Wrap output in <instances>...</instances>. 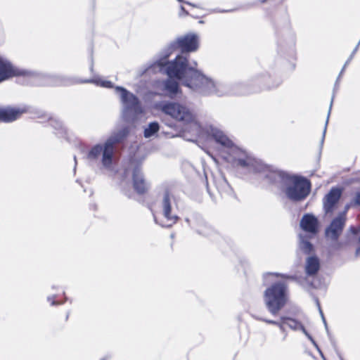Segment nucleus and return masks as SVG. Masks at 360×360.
<instances>
[{
    "mask_svg": "<svg viewBox=\"0 0 360 360\" xmlns=\"http://www.w3.org/2000/svg\"><path fill=\"white\" fill-rule=\"evenodd\" d=\"M359 44L360 43L359 42L358 44L356 45V46L355 47V49H354V51H352L351 56H349V58H348V60L346 61L345 64L344 65L338 79H337V81L335 82V88H338V82H339V79L342 75V74L343 73V72L345 71V69L346 68V66L349 63V62L352 60V58L354 57V54L356 53V52L357 51L358 49H359Z\"/></svg>",
    "mask_w": 360,
    "mask_h": 360,
    "instance_id": "obj_25",
    "label": "nucleus"
},
{
    "mask_svg": "<svg viewBox=\"0 0 360 360\" xmlns=\"http://www.w3.org/2000/svg\"><path fill=\"white\" fill-rule=\"evenodd\" d=\"M340 359H341V360H343V359H342V357H340Z\"/></svg>",
    "mask_w": 360,
    "mask_h": 360,
    "instance_id": "obj_45",
    "label": "nucleus"
},
{
    "mask_svg": "<svg viewBox=\"0 0 360 360\" xmlns=\"http://www.w3.org/2000/svg\"><path fill=\"white\" fill-rule=\"evenodd\" d=\"M300 227L306 232L315 235L318 232L319 221L312 214H305L300 221Z\"/></svg>",
    "mask_w": 360,
    "mask_h": 360,
    "instance_id": "obj_15",
    "label": "nucleus"
},
{
    "mask_svg": "<svg viewBox=\"0 0 360 360\" xmlns=\"http://www.w3.org/2000/svg\"><path fill=\"white\" fill-rule=\"evenodd\" d=\"M347 217H345V213H340L336 217H335L326 229L325 235L326 237L331 241L335 243L332 245V248L338 250L340 244L337 243L340 236L341 235L343 229L345 226Z\"/></svg>",
    "mask_w": 360,
    "mask_h": 360,
    "instance_id": "obj_10",
    "label": "nucleus"
},
{
    "mask_svg": "<svg viewBox=\"0 0 360 360\" xmlns=\"http://www.w3.org/2000/svg\"><path fill=\"white\" fill-rule=\"evenodd\" d=\"M264 78H265V79H264V80L265 82H266V80L267 79H269V77H267L266 76H264Z\"/></svg>",
    "mask_w": 360,
    "mask_h": 360,
    "instance_id": "obj_40",
    "label": "nucleus"
},
{
    "mask_svg": "<svg viewBox=\"0 0 360 360\" xmlns=\"http://www.w3.org/2000/svg\"><path fill=\"white\" fill-rule=\"evenodd\" d=\"M171 52L167 53L163 58L148 65L139 72V76L151 75L157 72L166 73L169 79L163 82V90L169 97L175 98L179 92L178 82L180 80L183 85L192 91L202 96L217 95L222 96L228 94H245V91H234L231 92L228 86L224 84L216 82L196 69L198 65L195 61L188 62L187 56L178 55L171 62L167 59Z\"/></svg>",
    "mask_w": 360,
    "mask_h": 360,
    "instance_id": "obj_1",
    "label": "nucleus"
},
{
    "mask_svg": "<svg viewBox=\"0 0 360 360\" xmlns=\"http://www.w3.org/2000/svg\"><path fill=\"white\" fill-rule=\"evenodd\" d=\"M130 166L132 169L133 186L134 190L139 194L146 193L150 188V184L144 179L141 165L131 162Z\"/></svg>",
    "mask_w": 360,
    "mask_h": 360,
    "instance_id": "obj_11",
    "label": "nucleus"
},
{
    "mask_svg": "<svg viewBox=\"0 0 360 360\" xmlns=\"http://www.w3.org/2000/svg\"><path fill=\"white\" fill-rule=\"evenodd\" d=\"M186 221L198 234L203 236H210L214 232L213 229L202 219H195L191 224L189 219H186Z\"/></svg>",
    "mask_w": 360,
    "mask_h": 360,
    "instance_id": "obj_16",
    "label": "nucleus"
},
{
    "mask_svg": "<svg viewBox=\"0 0 360 360\" xmlns=\"http://www.w3.org/2000/svg\"><path fill=\"white\" fill-rule=\"evenodd\" d=\"M340 359H341V360H343V359H342V357H340Z\"/></svg>",
    "mask_w": 360,
    "mask_h": 360,
    "instance_id": "obj_44",
    "label": "nucleus"
},
{
    "mask_svg": "<svg viewBox=\"0 0 360 360\" xmlns=\"http://www.w3.org/2000/svg\"><path fill=\"white\" fill-rule=\"evenodd\" d=\"M356 207V205H352V199L350 202L345 205V210L342 213H345V215H346L348 210L350 207Z\"/></svg>",
    "mask_w": 360,
    "mask_h": 360,
    "instance_id": "obj_31",
    "label": "nucleus"
},
{
    "mask_svg": "<svg viewBox=\"0 0 360 360\" xmlns=\"http://www.w3.org/2000/svg\"><path fill=\"white\" fill-rule=\"evenodd\" d=\"M129 133L128 127H124L112 132L103 144H96L90 149L86 155L87 159L91 162L101 160L103 167L110 169L115 156V146L122 142Z\"/></svg>",
    "mask_w": 360,
    "mask_h": 360,
    "instance_id": "obj_3",
    "label": "nucleus"
},
{
    "mask_svg": "<svg viewBox=\"0 0 360 360\" xmlns=\"http://www.w3.org/2000/svg\"><path fill=\"white\" fill-rule=\"evenodd\" d=\"M262 3H264L266 1V0H260Z\"/></svg>",
    "mask_w": 360,
    "mask_h": 360,
    "instance_id": "obj_42",
    "label": "nucleus"
},
{
    "mask_svg": "<svg viewBox=\"0 0 360 360\" xmlns=\"http://www.w3.org/2000/svg\"><path fill=\"white\" fill-rule=\"evenodd\" d=\"M93 70V64H91V71Z\"/></svg>",
    "mask_w": 360,
    "mask_h": 360,
    "instance_id": "obj_41",
    "label": "nucleus"
},
{
    "mask_svg": "<svg viewBox=\"0 0 360 360\" xmlns=\"http://www.w3.org/2000/svg\"><path fill=\"white\" fill-rule=\"evenodd\" d=\"M303 333L307 337V338L311 342V343L319 350L318 345L311 337V335L306 330L305 328H302Z\"/></svg>",
    "mask_w": 360,
    "mask_h": 360,
    "instance_id": "obj_30",
    "label": "nucleus"
},
{
    "mask_svg": "<svg viewBox=\"0 0 360 360\" xmlns=\"http://www.w3.org/2000/svg\"><path fill=\"white\" fill-rule=\"evenodd\" d=\"M281 319L285 321L286 325L293 330H300L302 331V328H304L300 322L288 316H283Z\"/></svg>",
    "mask_w": 360,
    "mask_h": 360,
    "instance_id": "obj_20",
    "label": "nucleus"
},
{
    "mask_svg": "<svg viewBox=\"0 0 360 360\" xmlns=\"http://www.w3.org/2000/svg\"><path fill=\"white\" fill-rule=\"evenodd\" d=\"M288 299V286L284 282L274 283L264 292L265 306L273 316H276L285 307Z\"/></svg>",
    "mask_w": 360,
    "mask_h": 360,
    "instance_id": "obj_5",
    "label": "nucleus"
},
{
    "mask_svg": "<svg viewBox=\"0 0 360 360\" xmlns=\"http://www.w3.org/2000/svg\"><path fill=\"white\" fill-rule=\"evenodd\" d=\"M17 76L29 78L32 84H39L37 81L39 77L38 74L13 65L6 58L0 55V82Z\"/></svg>",
    "mask_w": 360,
    "mask_h": 360,
    "instance_id": "obj_8",
    "label": "nucleus"
},
{
    "mask_svg": "<svg viewBox=\"0 0 360 360\" xmlns=\"http://www.w3.org/2000/svg\"><path fill=\"white\" fill-rule=\"evenodd\" d=\"M176 205L175 198L168 191H166L161 200V210L164 219L159 221L157 217L154 215L155 223L162 227H171L176 224L179 219V217L174 212Z\"/></svg>",
    "mask_w": 360,
    "mask_h": 360,
    "instance_id": "obj_9",
    "label": "nucleus"
},
{
    "mask_svg": "<svg viewBox=\"0 0 360 360\" xmlns=\"http://www.w3.org/2000/svg\"><path fill=\"white\" fill-rule=\"evenodd\" d=\"M349 231L354 234V235H356L358 234V232H359V229L354 226H351L349 228Z\"/></svg>",
    "mask_w": 360,
    "mask_h": 360,
    "instance_id": "obj_33",
    "label": "nucleus"
},
{
    "mask_svg": "<svg viewBox=\"0 0 360 360\" xmlns=\"http://www.w3.org/2000/svg\"><path fill=\"white\" fill-rule=\"evenodd\" d=\"M27 111L25 108H0V122H11L18 119Z\"/></svg>",
    "mask_w": 360,
    "mask_h": 360,
    "instance_id": "obj_14",
    "label": "nucleus"
},
{
    "mask_svg": "<svg viewBox=\"0 0 360 360\" xmlns=\"http://www.w3.org/2000/svg\"><path fill=\"white\" fill-rule=\"evenodd\" d=\"M160 129L159 124L157 122H150L144 129L145 138H150L156 134Z\"/></svg>",
    "mask_w": 360,
    "mask_h": 360,
    "instance_id": "obj_21",
    "label": "nucleus"
},
{
    "mask_svg": "<svg viewBox=\"0 0 360 360\" xmlns=\"http://www.w3.org/2000/svg\"><path fill=\"white\" fill-rule=\"evenodd\" d=\"M83 82L94 83L96 85H98V86H101L103 87H105V88H112V83L111 82L102 80V79H98V78L85 80Z\"/></svg>",
    "mask_w": 360,
    "mask_h": 360,
    "instance_id": "obj_24",
    "label": "nucleus"
},
{
    "mask_svg": "<svg viewBox=\"0 0 360 360\" xmlns=\"http://www.w3.org/2000/svg\"><path fill=\"white\" fill-rule=\"evenodd\" d=\"M257 319L264 321L265 323H269V324L275 325L279 328V329L281 332L285 333V325H286V322H285V321L281 319V316L280 317V319L278 321H274V320L261 319V318H257Z\"/></svg>",
    "mask_w": 360,
    "mask_h": 360,
    "instance_id": "obj_22",
    "label": "nucleus"
},
{
    "mask_svg": "<svg viewBox=\"0 0 360 360\" xmlns=\"http://www.w3.org/2000/svg\"><path fill=\"white\" fill-rule=\"evenodd\" d=\"M207 132L217 143L220 144L224 148L231 150L233 163L236 166L241 167L248 172L253 173V170L250 169V168L249 169L248 167H243L238 161V158L240 156L241 153H245L248 156L255 158L253 155L234 146L233 141L224 133V131L217 127L210 126L207 128Z\"/></svg>",
    "mask_w": 360,
    "mask_h": 360,
    "instance_id": "obj_6",
    "label": "nucleus"
},
{
    "mask_svg": "<svg viewBox=\"0 0 360 360\" xmlns=\"http://www.w3.org/2000/svg\"><path fill=\"white\" fill-rule=\"evenodd\" d=\"M161 110L184 124L189 125L191 131L195 136H201L202 127L196 121L195 115L186 105L175 102H167L162 105Z\"/></svg>",
    "mask_w": 360,
    "mask_h": 360,
    "instance_id": "obj_4",
    "label": "nucleus"
},
{
    "mask_svg": "<svg viewBox=\"0 0 360 360\" xmlns=\"http://www.w3.org/2000/svg\"><path fill=\"white\" fill-rule=\"evenodd\" d=\"M355 254H356V257H359L360 256V248L356 249Z\"/></svg>",
    "mask_w": 360,
    "mask_h": 360,
    "instance_id": "obj_37",
    "label": "nucleus"
},
{
    "mask_svg": "<svg viewBox=\"0 0 360 360\" xmlns=\"http://www.w3.org/2000/svg\"><path fill=\"white\" fill-rule=\"evenodd\" d=\"M342 195L341 189L332 188L323 199V210L326 214H331L336 208V206Z\"/></svg>",
    "mask_w": 360,
    "mask_h": 360,
    "instance_id": "obj_12",
    "label": "nucleus"
},
{
    "mask_svg": "<svg viewBox=\"0 0 360 360\" xmlns=\"http://www.w3.org/2000/svg\"><path fill=\"white\" fill-rule=\"evenodd\" d=\"M352 205L360 207V191L356 192L352 198Z\"/></svg>",
    "mask_w": 360,
    "mask_h": 360,
    "instance_id": "obj_29",
    "label": "nucleus"
},
{
    "mask_svg": "<svg viewBox=\"0 0 360 360\" xmlns=\"http://www.w3.org/2000/svg\"><path fill=\"white\" fill-rule=\"evenodd\" d=\"M177 1H179V2H184V3H185V4H188V5L192 6H193V7H196V6H195V5H194V4H191V2H188V1H184L183 0H177Z\"/></svg>",
    "mask_w": 360,
    "mask_h": 360,
    "instance_id": "obj_36",
    "label": "nucleus"
},
{
    "mask_svg": "<svg viewBox=\"0 0 360 360\" xmlns=\"http://www.w3.org/2000/svg\"><path fill=\"white\" fill-rule=\"evenodd\" d=\"M281 276L283 277V278H290V276H287L285 275H281Z\"/></svg>",
    "mask_w": 360,
    "mask_h": 360,
    "instance_id": "obj_39",
    "label": "nucleus"
},
{
    "mask_svg": "<svg viewBox=\"0 0 360 360\" xmlns=\"http://www.w3.org/2000/svg\"><path fill=\"white\" fill-rule=\"evenodd\" d=\"M299 248L305 254H309L313 250V246L307 236L300 235Z\"/></svg>",
    "mask_w": 360,
    "mask_h": 360,
    "instance_id": "obj_19",
    "label": "nucleus"
},
{
    "mask_svg": "<svg viewBox=\"0 0 360 360\" xmlns=\"http://www.w3.org/2000/svg\"><path fill=\"white\" fill-rule=\"evenodd\" d=\"M333 102V98H332V101L330 102V105L329 111H328V117H327V120H326V122L325 127H324L323 132V136H322V138H321V145H323V142H324L325 135H326V133L327 125H328V119H329V116H330V113Z\"/></svg>",
    "mask_w": 360,
    "mask_h": 360,
    "instance_id": "obj_27",
    "label": "nucleus"
},
{
    "mask_svg": "<svg viewBox=\"0 0 360 360\" xmlns=\"http://www.w3.org/2000/svg\"><path fill=\"white\" fill-rule=\"evenodd\" d=\"M55 298H56L55 296H52V297H48V301L50 302L51 304L53 305V306L59 304V303L58 302H56L54 300Z\"/></svg>",
    "mask_w": 360,
    "mask_h": 360,
    "instance_id": "obj_32",
    "label": "nucleus"
},
{
    "mask_svg": "<svg viewBox=\"0 0 360 360\" xmlns=\"http://www.w3.org/2000/svg\"><path fill=\"white\" fill-rule=\"evenodd\" d=\"M70 82L68 79H66L65 78H62V77H58V78H56V81H54L51 84H54V85H67Z\"/></svg>",
    "mask_w": 360,
    "mask_h": 360,
    "instance_id": "obj_28",
    "label": "nucleus"
},
{
    "mask_svg": "<svg viewBox=\"0 0 360 360\" xmlns=\"http://www.w3.org/2000/svg\"><path fill=\"white\" fill-rule=\"evenodd\" d=\"M74 160H75V167H74V170L75 171L76 169V166H77V159H76V156L74 157Z\"/></svg>",
    "mask_w": 360,
    "mask_h": 360,
    "instance_id": "obj_38",
    "label": "nucleus"
},
{
    "mask_svg": "<svg viewBox=\"0 0 360 360\" xmlns=\"http://www.w3.org/2000/svg\"><path fill=\"white\" fill-rule=\"evenodd\" d=\"M320 269V262L318 257H309L305 262V273L307 276H315Z\"/></svg>",
    "mask_w": 360,
    "mask_h": 360,
    "instance_id": "obj_17",
    "label": "nucleus"
},
{
    "mask_svg": "<svg viewBox=\"0 0 360 360\" xmlns=\"http://www.w3.org/2000/svg\"><path fill=\"white\" fill-rule=\"evenodd\" d=\"M359 44L360 43L359 42L358 44L356 45V46L355 47V49H354V51H352L351 56H349V58H348V60L346 61L345 64L344 65L338 79H337V81L335 82V88H338V82H339V79L342 75V74L343 73V72L345 71V69L346 68V66L349 63V62L352 60V58L354 57V54L356 53V52L357 51L358 49H359Z\"/></svg>",
    "mask_w": 360,
    "mask_h": 360,
    "instance_id": "obj_26",
    "label": "nucleus"
},
{
    "mask_svg": "<svg viewBox=\"0 0 360 360\" xmlns=\"http://www.w3.org/2000/svg\"><path fill=\"white\" fill-rule=\"evenodd\" d=\"M101 360H105V359H101Z\"/></svg>",
    "mask_w": 360,
    "mask_h": 360,
    "instance_id": "obj_46",
    "label": "nucleus"
},
{
    "mask_svg": "<svg viewBox=\"0 0 360 360\" xmlns=\"http://www.w3.org/2000/svg\"><path fill=\"white\" fill-rule=\"evenodd\" d=\"M213 181L217 190L221 193L226 192L229 188V183L224 176L221 174L217 176H214Z\"/></svg>",
    "mask_w": 360,
    "mask_h": 360,
    "instance_id": "obj_18",
    "label": "nucleus"
},
{
    "mask_svg": "<svg viewBox=\"0 0 360 360\" xmlns=\"http://www.w3.org/2000/svg\"><path fill=\"white\" fill-rule=\"evenodd\" d=\"M181 11L186 15H188V11L184 8L183 6H181Z\"/></svg>",
    "mask_w": 360,
    "mask_h": 360,
    "instance_id": "obj_35",
    "label": "nucleus"
},
{
    "mask_svg": "<svg viewBox=\"0 0 360 360\" xmlns=\"http://www.w3.org/2000/svg\"><path fill=\"white\" fill-rule=\"evenodd\" d=\"M317 305H318V307H319V309L320 314H321V315L322 319H323V322H324L325 325L326 326V319H325V318H324V316H323V312H322V311H321V307H320V304H319V302H318V301H317Z\"/></svg>",
    "mask_w": 360,
    "mask_h": 360,
    "instance_id": "obj_34",
    "label": "nucleus"
},
{
    "mask_svg": "<svg viewBox=\"0 0 360 360\" xmlns=\"http://www.w3.org/2000/svg\"><path fill=\"white\" fill-rule=\"evenodd\" d=\"M115 91L119 94L122 105V116L125 119L134 117L142 112L141 103L134 94L122 86H116Z\"/></svg>",
    "mask_w": 360,
    "mask_h": 360,
    "instance_id": "obj_7",
    "label": "nucleus"
},
{
    "mask_svg": "<svg viewBox=\"0 0 360 360\" xmlns=\"http://www.w3.org/2000/svg\"><path fill=\"white\" fill-rule=\"evenodd\" d=\"M285 338H286V334H285V335L283 337V340H285Z\"/></svg>",
    "mask_w": 360,
    "mask_h": 360,
    "instance_id": "obj_43",
    "label": "nucleus"
},
{
    "mask_svg": "<svg viewBox=\"0 0 360 360\" xmlns=\"http://www.w3.org/2000/svg\"><path fill=\"white\" fill-rule=\"evenodd\" d=\"M51 125L58 131V134H60L61 136L66 134L65 129L63 127L62 122L56 119L51 118L50 120Z\"/></svg>",
    "mask_w": 360,
    "mask_h": 360,
    "instance_id": "obj_23",
    "label": "nucleus"
},
{
    "mask_svg": "<svg viewBox=\"0 0 360 360\" xmlns=\"http://www.w3.org/2000/svg\"><path fill=\"white\" fill-rule=\"evenodd\" d=\"M181 50L182 53L193 52L198 49V37L191 33L178 38L175 42Z\"/></svg>",
    "mask_w": 360,
    "mask_h": 360,
    "instance_id": "obj_13",
    "label": "nucleus"
},
{
    "mask_svg": "<svg viewBox=\"0 0 360 360\" xmlns=\"http://www.w3.org/2000/svg\"><path fill=\"white\" fill-rule=\"evenodd\" d=\"M238 161L243 167L253 170V173L263 175L272 184H285V193L292 201H302L309 194L311 184L304 177L290 176L281 171L274 169L260 160L248 156L245 153H241Z\"/></svg>",
    "mask_w": 360,
    "mask_h": 360,
    "instance_id": "obj_2",
    "label": "nucleus"
}]
</instances>
